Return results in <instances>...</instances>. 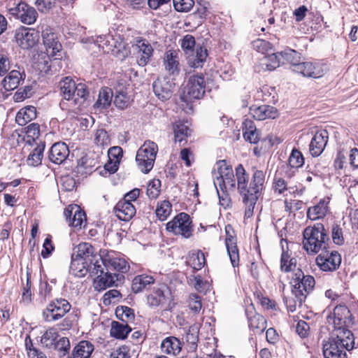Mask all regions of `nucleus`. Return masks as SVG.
Segmentation results:
<instances>
[{
  "mask_svg": "<svg viewBox=\"0 0 358 358\" xmlns=\"http://www.w3.org/2000/svg\"><path fill=\"white\" fill-rule=\"evenodd\" d=\"M95 164L96 162L94 159L85 155L78 159L76 171L82 175L87 174L92 171V169L94 167Z\"/></svg>",
  "mask_w": 358,
  "mask_h": 358,
  "instance_id": "nucleus-49",
  "label": "nucleus"
},
{
  "mask_svg": "<svg viewBox=\"0 0 358 358\" xmlns=\"http://www.w3.org/2000/svg\"><path fill=\"white\" fill-rule=\"evenodd\" d=\"M254 185L256 187L252 188V189L251 191L253 192L252 194H249V195L242 196L243 203L246 206L245 216L247 217L252 216L255 206L261 194V192H258V189H257L258 185Z\"/></svg>",
  "mask_w": 358,
  "mask_h": 358,
  "instance_id": "nucleus-36",
  "label": "nucleus"
},
{
  "mask_svg": "<svg viewBox=\"0 0 358 358\" xmlns=\"http://www.w3.org/2000/svg\"><path fill=\"white\" fill-rule=\"evenodd\" d=\"M331 238L333 243L338 245L344 244V238L343 235V230L340 225L337 223H334L331 226Z\"/></svg>",
  "mask_w": 358,
  "mask_h": 358,
  "instance_id": "nucleus-58",
  "label": "nucleus"
},
{
  "mask_svg": "<svg viewBox=\"0 0 358 358\" xmlns=\"http://www.w3.org/2000/svg\"><path fill=\"white\" fill-rule=\"evenodd\" d=\"M122 298V294L117 289H110L106 292L103 296V303L105 306H108L112 303L118 302Z\"/></svg>",
  "mask_w": 358,
  "mask_h": 358,
  "instance_id": "nucleus-61",
  "label": "nucleus"
},
{
  "mask_svg": "<svg viewBox=\"0 0 358 358\" xmlns=\"http://www.w3.org/2000/svg\"><path fill=\"white\" fill-rule=\"evenodd\" d=\"M64 215L70 227L80 230L83 224L86 222V214L83 210L76 204H71L64 208Z\"/></svg>",
  "mask_w": 358,
  "mask_h": 358,
  "instance_id": "nucleus-16",
  "label": "nucleus"
},
{
  "mask_svg": "<svg viewBox=\"0 0 358 358\" xmlns=\"http://www.w3.org/2000/svg\"><path fill=\"white\" fill-rule=\"evenodd\" d=\"M326 66L320 63L299 62L292 69L294 72L298 73L304 77L318 78L324 74Z\"/></svg>",
  "mask_w": 358,
  "mask_h": 358,
  "instance_id": "nucleus-17",
  "label": "nucleus"
},
{
  "mask_svg": "<svg viewBox=\"0 0 358 358\" xmlns=\"http://www.w3.org/2000/svg\"><path fill=\"white\" fill-rule=\"evenodd\" d=\"M13 15H16L20 21L26 24H34L38 17V13L34 8L24 2L19 3L14 8H11Z\"/></svg>",
  "mask_w": 358,
  "mask_h": 358,
  "instance_id": "nucleus-18",
  "label": "nucleus"
},
{
  "mask_svg": "<svg viewBox=\"0 0 358 358\" xmlns=\"http://www.w3.org/2000/svg\"><path fill=\"white\" fill-rule=\"evenodd\" d=\"M99 257L106 271H118L122 273H125L129 269V265L127 262L118 257H112L109 254L106 255H99Z\"/></svg>",
  "mask_w": 358,
  "mask_h": 358,
  "instance_id": "nucleus-19",
  "label": "nucleus"
},
{
  "mask_svg": "<svg viewBox=\"0 0 358 358\" xmlns=\"http://www.w3.org/2000/svg\"><path fill=\"white\" fill-rule=\"evenodd\" d=\"M190 216L186 213H180L166 224V230L175 235H181L189 238L192 235V224Z\"/></svg>",
  "mask_w": 358,
  "mask_h": 358,
  "instance_id": "nucleus-8",
  "label": "nucleus"
},
{
  "mask_svg": "<svg viewBox=\"0 0 358 358\" xmlns=\"http://www.w3.org/2000/svg\"><path fill=\"white\" fill-rule=\"evenodd\" d=\"M40 31L34 29L21 26L15 30L14 39L24 50L33 48L38 41Z\"/></svg>",
  "mask_w": 358,
  "mask_h": 358,
  "instance_id": "nucleus-9",
  "label": "nucleus"
},
{
  "mask_svg": "<svg viewBox=\"0 0 358 358\" xmlns=\"http://www.w3.org/2000/svg\"><path fill=\"white\" fill-rule=\"evenodd\" d=\"M290 284L292 294L296 297L299 306H301L307 295L313 291L315 280L312 275H305L301 268H297L294 271Z\"/></svg>",
  "mask_w": 358,
  "mask_h": 358,
  "instance_id": "nucleus-4",
  "label": "nucleus"
},
{
  "mask_svg": "<svg viewBox=\"0 0 358 358\" xmlns=\"http://www.w3.org/2000/svg\"><path fill=\"white\" fill-rule=\"evenodd\" d=\"M92 261H83L80 258L75 257V254L71 255L70 272L78 277L85 276L92 269Z\"/></svg>",
  "mask_w": 358,
  "mask_h": 358,
  "instance_id": "nucleus-30",
  "label": "nucleus"
},
{
  "mask_svg": "<svg viewBox=\"0 0 358 358\" xmlns=\"http://www.w3.org/2000/svg\"><path fill=\"white\" fill-rule=\"evenodd\" d=\"M31 271L29 268H27V279L26 284L23 287V292L22 294V301L26 303L27 304L29 303L31 301Z\"/></svg>",
  "mask_w": 358,
  "mask_h": 358,
  "instance_id": "nucleus-55",
  "label": "nucleus"
},
{
  "mask_svg": "<svg viewBox=\"0 0 358 358\" xmlns=\"http://www.w3.org/2000/svg\"><path fill=\"white\" fill-rule=\"evenodd\" d=\"M110 327V336L120 340L126 339L132 331V329L128 324L118 321H113Z\"/></svg>",
  "mask_w": 358,
  "mask_h": 358,
  "instance_id": "nucleus-31",
  "label": "nucleus"
},
{
  "mask_svg": "<svg viewBox=\"0 0 358 358\" xmlns=\"http://www.w3.org/2000/svg\"><path fill=\"white\" fill-rule=\"evenodd\" d=\"M54 250L55 246L53 245L52 242V237L50 235H48L45 238L44 243L43 244V249L41 255L42 256L43 258L46 259L52 255Z\"/></svg>",
  "mask_w": 358,
  "mask_h": 358,
  "instance_id": "nucleus-63",
  "label": "nucleus"
},
{
  "mask_svg": "<svg viewBox=\"0 0 358 358\" xmlns=\"http://www.w3.org/2000/svg\"><path fill=\"white\" fill-rule=\"evenodd\" d=\"M245 315L248 318L249 328L256 334L262 333L266 328L265 318L256 313L253 307L245 309Z\"/></svg>",
  "mask_w": 358,
  "mask_h": 358,
  "instance_id": "nucleus-24",
  "label": "nucleus"
},
{
  "mask_svg": "<svg viewBox=\"0 0 358 358\" xmlns=\"http://www.w3.org/2000/svg\"><path fill=\"white\" fill-rule=\"evenodd\" d=\"M60 93L63 98L71 101L74 98L76 91V83L71 77H65L59 82Z\"/></svg>",
  "mask_w": 358,
  "mask_h": 358,
  "instance_id": "nucleus-32",
  "label": "nucleus"
},
{
  "mask_svg": "<svg viewBox=\"0 0 358 358\" xmlns=\"http://www.w3.org/2000/svg\"><path fill=\"white\" fill-rule=\"evenodd\" d=\"M214 185L216 188L218 185L220 190L227 189V185L234 190L236 183L233 170H230L229 172L225 175L217 177L216 180L214 181Z\"/></svg>",
  "mask_w": 358,
  "mask_h": 358,
  "instance_id": "nucleus-43",
  "label": "nucleus"
},
{
  "mask_svg": "<svg viewBox=\"0 0 358 358\" xmlns=\"http://www.w3.org/2000/svg\"><path fill=\"white\" fill-rule=\"evenodd\" d=\"M135 41V46L138 49L137 64L140 66H145L153 55V48L145 38L141 37L136 38Z\"/></svg>",
  "mask_w": 358,
  "mask_h": 358,
  "instance_id": "nucleus-20",
  "label": "nucleus"
},
{
  "mask_svg": "<svg viewBox=\"0 0 358 358\" xmlns=\"http://www.w3.org/2000/svg\"><path fill=\"white\" fill-rule=\"evenodd\" d=\"M59 334L56 329L50 328L45 331L41 338V343L46 348H51L54 346Z\"/></svg>",
  "mask_w": 358,
  "mask_h": 358,
  "instance_id": "nucleus-50",
  "label": "nucleus"
},
{
  "mask_svg": "<svg viewBox=\"0 0 358 358\" xmlns=\"http://www.w3.org/2000/svg\"><path fill=\"white\" fill-rule=\"evenodd\" d=\"M225 245L233 267L239 265V251L237 246V238L233 227L229 224L225 226Z\"/></svg>",
  "mask_w": 358,
  "mask_h": 358,
  "instance_id": "nucleus-13",
  "label": "nucleus"
},
{
  "mask_svg": "<svg viewBox=\"0 0 358 358\" xmlns=\"http://www.w3.org/2000/svg\"><path fill=\"white\" fill-rule=\"evenodd\" d=\"M289 166L291 168H300L304 164V158L302 153L296 148L292 150L288 159Z\"/></svg>",
  "mask_w": 358,
  "mask_h": 358,
  "instance_id": "nucleus-54",
  "label": "nucleus"
},
{
  "mask_svg": "<svg viewBox=\"0 0 358 358\" xmlns=\"http://www.w3.org/2000/svg\"><path fill=\"white\" fill-rule=\"evenodd\" d=\"M26 73L23 68L11 70L1 81L3 87L6 91H13L22 84L25 80Z\"/></svg>",
  "mask_w": 358,
  "mask_h": 358,
  "instance_id": "nucleus-21",
  "label": "nucleus"
},
{
  "mask_svg": "<svg viewBox=\"0 0 358 358\" xmlns=\"http://www.w3.org/2000/svg\"><path fill=\"white\" fill-rule=\"evenodd\" d=\"M119 161H114L108 159V162L104 165L103 170L100 171V174L105 176L107 173L113 174L118 170Z\"/></svg>",
  "mask_w": 358,
  "mask_h": 358,
  "instance_id": "nucleus-64",
  "label": "nucleus"
},
{
  "mask_svg": "<svg viewBox=\"0 0 358 358\" xmlns=\"http://www.w3.org/2000/svg\"><path fill=\"white\" fill-rule=\"evenodd\" d=\"M282 64V59L279 52L268 54L265 56L261 62L262 68L265 70L273 71Z\"/></svg>",
  "mask_w": 358,
  "mask_h": 358,
  "instance_id": "nucleus-47",
  "label": "nucleus"
},
{
  "mask_svg": "<svg viewBox=\"0 0 358 358\" xmlns=\"http://www.w3.org/2000/svg\"><path fill=\"white\" fill-rule=\"evenodd\" d=\"M174 139L176 142L181 143L186 142L187 137L189 135L190 129L182 122L178 121L173 124Z\"/></svg>",
  "mask_w": 358,
  "mask_h": 358,
  "instance_id": "nucleus-48",
  "label": "nucleus"
},
{
  "mask_svg": "<svg viewBox=\"0 0 358 358\" xmlns=\"http://www.w3.org/2000/svg\"><path fill=\"white\" fill-rule=\"evenodd\" d=\"M329 138V134L327 130L317 131L309 145L310 155L315 157L320 156L324 151Z\"/></svg>",
  "mask_w": 358,
  "mask_h": 358,
  "instance_id": "nucleus-23",
  "label": "nucleus"
},
{
  "mask_svg": "<svg viewBox=\"0 0 358 358\" xmlns=\"http://www.w3.org/2000/svg\"><path fill=\"white\" fill-rule=\"evenodd\" d=\"M171 294L170 289L166 285L153 287L152 292L147 295V304L150 308L162 306L166 301L167 294Z\"/></svg>",
  "mask_w": 358,
  "mask_h": 358,
  "instance_id": "nucleus-22",
  "label": "nucleus"
},
{
  "mask_svg": "<svg viewBox=\"0 0 358 358\" xmlns=\"http://www.w3.org/2000/svg\"><path fill=\"white\" fill-rule=\"evenodd\" d=\"M331 245L329 234L322 223L308 226L303 231V247L308 254H317Z\"/></svg>",
  "mask_w": 358,
  "mask_h": 358,
  "instance_id": "nucleus-1",
  "label": "nucleus"
},
{
  "mask_svg": "<svg viewBox=\"0 0 358 358\" xmlns=\"http://www.w3.org/2000/svg\"><path fill=\"white\" fill-rule=\"evenodd\" d=\"M41 36L47 54L51 57L62 58V45L52 29L47 27L45 29H43Z\"/></svg>",
  "mask_w": 358,
  "mask_h": 358,
  "instance_id": "nucleus-14",
  "label": "nucleus"
},
{
  "mask_svg": "<svg viewBox=\"0 0 358 358\" xmlns=\"http://www.w3.org/2000/svg\"><path fill=\"white\" fill-rule=\"evenodd\" d=\"M327 320L329 323L332 321L334 328L351 327L354 324V317L345 305L336 306L333 314H329Z\"/></svg>",
  "mask_w": 358,
  "mask_h": 358,
  "instance_id": "nucleus-12",
  "label": "nucleus"
},
{
  "mask_svg": "<svg viewBox=\"0 0 358 358\" xmlns=\"http://www.w3.org/2000/svg\"><path fill=\"white\" fill-rule=\"evenodd\" d=\"M75 96L71 101L75 106H83L90 96V92L86 84L83 83H76V91Z\"/></svg>",
  "mask_w": 358,
  "mask_h": 358,
  "instance_id": "nucleus-44",
  "label": "nucleus"
},
{
  "mask_svg": "<svg viewBox=\"0 0 358 358\" xmlns=\"http://www.w3.org/2000/svg\"><path fill=\"white\" fill-rule=\"evenodd\" d=\"M113 103L117 108L124 110L130 105V96L126 92L116 91Z\"/></svg>",
  "mask_w": 358,
  "mask_h": 358,
  "instance_id": "nucleus-51",
  "label": "nucleus"
},
{
  "mask_svg": "<svg viewBox=\"0 0 358 358\" xmlns=\"http://www.w3.org/2000/svg\"><path fill=\"white\" fill-rule=\"evenodd\" d=\"M316 262L322 271H334L340 266L341 256L336 250H330L329 248L324 249L317 257Z\"/></svg>",
  "mask_w": 358,
  "mask_h": 358,
  "instance_id": "nucleus-11",
  "label": "nucleus"
},
{
  "mask_svg": "<svg viewBox=\"0 0 358 358\" xmlns=\"http://www.w3.org/2000/svg\"><path fill=\"white\" fill-rule=\"evenodd\" d=\"M193 0H173L174 8L178 12H187L194 6Z\"/></svg>",
  "mask_w": 358,
  "mask_h": 358,
  "instance_id": "nucleus-62",
  "label": "nucleus"
},
{
  "mask_svg": "<svg viewBox=\"0 0 358 358\" xmlns=\"http://www.w3.org/2000/svg\"><path fill=\"white\" fill-rule=\"evenodd\" d=\"M115 315L117 320L127 324L133 322L135 320V313L134 309L126 306H117L115 308Z\"/></svg>",
  "mask_w": 358,
  "mask_h": 358,
  "instance_id": "nucleus-45",
  "label": "nucleus"
},
{
  "mask_svg": "<svg viewBox=\"0 0 358 358\" xmlns=\"http://www.w3.org/2000/svg\"><path fill=\"white\" fill-rule=\"evenodd\" d=\"M166 70L171 75H178L180 73L178 52L176 50H169L164 57Z\"/></svg>",
  "mask_w": 358,
  "mask_h": 358,
  "instance_id": "nucleus-39",
  "label": "nucleus"
},
{
  "mask_svg": "<svg viewBox=\"0 0 358 358\" xmlns=\"http://www.w3.org/2000/svg\"><path fill=\"white\" fill-rule=\"evenodd\" d=\"M161 181L159 179H154L149 182L147 187V195L150 199L157 198L159 194Z\"/></svg>",
  "mask_w": 358,
  "mask_h": 358,
  "instance_id": "nucleus-60",
  "label": "nucleus"
},
{
  "mask_svg": "<svg viewBox=\"0 0 358 358\" xmlns=\"http://www.w3.org/2000/svg\"><path fill=\"white\" fill-rule=\"evenodd\" d=\"M181 348L180 340L174 336L166 338L161 343L162 351L168 355H176L179 354Z\"/></svg>",
  "mask_w": 358,
  "mask_h": 358,
  "instance_id": "nucleus-38",
  "label": "nucleus"
},
{
  "mask_svg": "<svg viewBox=\"0 0 358 358\" xmlns=\"http://www.w3.org/2000/svg\"><path fill=\"white\" fill-rule=\"evenodd\" d=\"M345 347L337 344L335 341L328 340L322 344V352L324 358H346Z\"/></svg>",
  "mask_w": 358,
  "mask_h": 358,
  "instance_id": "nucleus-27",
  "label": "nucleus"
},
{
  "mask_svg": "<svg viewBox=\"0 0 358 358\" xmlns=\"http://www.w3.org/2000/svg\"><path fill=\"white\" fill-rule=\"evenodd\" d=\"M70 303L62 298L51 300L43 310L42 316L47 322H55L62 318L70 310Z\"/></svg>",
  "mask_w": 358,
  "mask_h": 358,
  "instance_id": "nucleus-7",
  "label": "nucleus"
},
{
  "mask_svg": "<svg viewBox=\"0 0 358 358\" xmlns=\"http://www.w3.org/2000/svg\"><path fill=\"white\" fill-rule=\"evenodd\" d=\"M94 248L89 243H81L77 246V254L75 257L80 258L83 261L88 262L92 259L98 257Z\"/></svg>",
  "mask_w": 358,
  "mask_h": 358,
  "instance_id": "nucleus-40",
  "label": "nucleus"
},
{
  "mask_svg": "<svg viewBox=\"0 0 358 358\" xmlns=\"http://www.w3.org/2000/svg\"><path fill=\"white\" fill-rule=\"evenodd\" d=\"M236 176L237 178V189L241 196L252 194L253 192L251 190L252 187H255L254 185H258L257 188L258 192H261L264 187L265 174L262 170H255L254 171L249 187V175L241 164H239L236 168Z\"/></svg>",
  "mask_w": 358,
  "mask_h": 358,
  "instance_id": "nucleus-3",
  "label": "nucleus"
},
{
  "mask_svg": "<svg viewBox=\"0 0 358 358\" xmlns=\"http://www.w3.org/2000/svg\"><path fill=\"white\" fill-rule=\"evenodd\" d=\"M34 94L33 87L30 85L19 88L14 94L13 99L15 102H20L29 98Z\"/></svg>",
  "mask_w": 358,
  "mask_h": 358,
  "instance_id": "nucleus-57",
  "label": "nucleus"
},
{
  "mask_svg": "<svg viewBox=\"0 0 358 358\" xmlns=\"http://www.w3.org/2000/svg\"><path fill=\"white\" fill-rule=\"evenodd\" d=\"M206 264V259L202 251L199 250L196 254L193 253L189 257V265L194 270H201Z\"/></svg>",
  "mask_w": 358,
  "mask_h": 358,
  "instance_id": "nucleus-53",
  "label": "nucleus"
},
{
  "mask_svg": "<svg viewBox=\"0 0 358 358\" xmlns=\"http://www.w3.org/2000/svg\"><path fill=\"white\" fill-rule=\"evenodd\" d=\"M94 288L99 291L104 290L108 287L115 286L117 287V283H115L113 273L106 271L102 275H99L94 280Z\"/></svg>",
  "mask_w": 358,
  "mask_h": 358,
  "instance_id": "nucleus-35",
  "label": "nucleus"
},
{
  "mask_svg": "<svg viewBox=\"0 0 358 358\" xmlns=\"http://www.w3.org/2000/svg\"><path fill=\"white\" fill-rule=\"evenodd\" d=\"M180 46L186 56L187 63L192 68L202 67L208 55L207 49L196 43L192 35L187 34L180 40Z\"/></svg>",
  "mask_w": 358,
  "mask_h": 358,
  "instance_id": "nucleus-2",
  "label": "nucleus"
},
{
  "mask_svg": "<svg viewBox=\"0 0 358 358\" xmlns=\"http://www.w3.org/2000/svg\"><path fill=\"white\" fill-rule=\"evenodd\" d=\"M94 350V347L91 342L81 341L73 348L72 358H90Z\"/></svg>",
  "mask_w": 358,
  "mask_h": 358,
  "instance_id": "nucleus-37",
  "label": "nucleus"
},
{
  "mask_svg": "<svg viewBox=\"0 0 358 358\" xmlns=\"http://www.w3.org/2000/svg\"><path fill=\"white\" fill-rule=\"evenodd\" d=\"M172 210V205L169 201H163L160 206L156 209V215L161 220H165L170 215Z\"/></svg>",
  "mask_w": 358,
  "mask_h": 358,
  "instance_id": "nucleus-56",
  "label": "nucleus"
},
{
  "mask_svg": "<svg viewBox=\"0 0 358 358\" xmlns=\"http://www.w3.org/2000/svg\"><path fill=\"white\" fill-rule=\"evenodd\" d=\"M296 266V259L295 258H289L287 252L284 251L280 258V269L281 271L288 273Z\"/></svg>",
  "mask_w": 358,
  "mask_h": 358,
  "instance_id": "nucleus-52",
  "label": "nucleus"
},
{
  "mask_svg": "<svg viewBox=\"0 0 358 358\" xmlns=\"http://www.w3.org/2000/svg\"><path fill=\"white\" fill-rule=\"evenodd\" d=\"M158 151L157 145L149 141L145 143L137 151L136 161L138 168L144 173H148L153 168Z\"/></svg>",
  "mask_w": 358,
  "mask_h": 358,
  "instance_id": "nucleus-6",
  "label": "nucleus"
},
{
  "mask_svg": "<svg viewBox=\"0 0 358 358\" xmlns=\"http://www.w3.org/2000/svg\"><path fill=\"white\" fill-rule=\"evenodd\" d=\"M37 117L36 109L33 106H27L21 108L15 117L16 122L20 126H24Z\"/></svg>",
  "mask_w": 358,
  "mask_h": 358,
  "instance_id": "nucleus-33",
  "label": "nucleus"
},
{
  "mask_svg": "<svg viewBox=\"0 0 358 358\" xmlns=\"http://www.w3.org/2000/svg\"><path fill=\"white\" fill-rule=\"evenodd\" d=\"M69 155V150L65 143L58 142L55 143L49 152L50 160L56 164H60L64 162Z\"/></svg>",
  "mask_w": 358,
  "mask_h": 358,
  "instance_id": "nucleus-28",
  "label": "nucleus"
},
{
  "mask_svg": "<svg viewBox=\"0 0 358 358\" xmlns=\"http://www.w3.org/2000/svg\"><path fill=\"white\" fill-rule=\"evenodd\" d=\"M117 217L124 222H129L136 214L134 206L126 200H120L114 207Z\"/></svg>",
  "mask_w": 358,
  "mask_h": 358,
  "instance_id": "nucleus-25",
  "label": "nucleus"
},
{
  "mask_svg": "<svg viewBox=\"0 0 358 358\" xmlns=\"http://www.w3.org/2000/svg\"><path fill=\"white\" fill-rule=\"evenodd\" d=\"M279 54L282 59V64L289 63L291 64L292 69H294V66L301 61V53L291 48H285L284 50L280 51Z\"/></svg>",
  "mask_w": 358,
  "mask_h": 358,
  "instance_id": "nucleus-42",
  "label": "nucleus"
},
{
  "mask_svg": "<svg viewBox=\"0 0 358 358\" xmlns=\"http://www.w3.org/2000/svg\"><path fill=\"white\" fill-rule=\"evenodd\" d=\"M330 199L329 197L320 199L319 203L308 208L307 217L312 220L323 218L329 211V203Z\"/></svg>",
  "mask_w": 358,
  "mask_h": 358,
  "instance_id": "nucleus-29",
  "label": "nucleus"
},
{
  "mask_svg": "<svg viewBox=\"0 0 358 358\" xmlns=\"http://www.w3.org/2000/svg\"><path fill=\"white\" fill-rule=\"evenodd\" d=\"M113 93L110 88L104 87L101 89L99 97L94 107L101 109H107L111 105Z\"/></svg>",
  "mask_w": 358,
  "mask_h": 358,
  "instance_id": "nucleus-41",
  "label": "nucleus"
},
{
  "mask_svg": "<svg viewBox=\"0 0 358 358\" xmlns=\"http://www.w3.org/2000/svg\"><path fill=\"white\" fill-rule=\"evenodd\" d=\"M154 283L155 279L152 276L145 274L138 275L132 280L131 289L134 293L137 294L147 289L148 287Z\"/></svg>",
  "mask_w": 358,
  "mask_h": 358,
  "instance_id": "nucleus-34",
  "label": "nucleus"
},
{
  "mask_svg": "<svg viewBox=\"0 0 358 358\" xmlns=\"http://www.w3.org/2000/svg\"><path fill=\"white\" fill-rule=\"evenodd\" d=\"M155 95L162 101L170 99L176 87L173 78L169 76L158 77L152 85Z\"/></svg>",
  "mask_w": 358,
  "mask_h": 358,
  "instance_id": "nucleus-10",
  "label": "nucleus"
},
{
  "mask_svg": "<svg viewBox=\"0 0 358 358\" xmlns=\"http://www.w3.org/2000/svg\"><path fill=\"white\" fill-rule=\"evenodd\" d=\"M64 215L70 227L80 230L83 224L86 222V214L83 210L76 204H71L64 208Z\"/></svg>",
  "mask_w": 358,
  "mask_h": 358,
  "instance_id": "nucleus-15",
  "label": "nucleus"
},
{
  "mask_svg": "<svg viewBox=\"0 0 358 358\" xmlns=\"http://www.w3.org/2000/svg\"><path fill=\"white\" fill-rule=\"evenodd\" d=\"M45 148V143L41 141L37 147L29 155L27 164L30 166H37L41 164L43 157V152Z\"/></svg>",
  "mask_w": 358,
  "mask_h": 358,
  "instance_id": "nucleus-46",
  "label": "nucleus"
},
{
  "mask_svg": "<svg viewBox=\"0 0 358 358\" xmlns=\"http://www.w3.org/2000/svg\"><path fill=\"white\" fill-rule=\"evenodd\" d=\"M94 141L98 145L108 146L110 144L111 140L106 130L99 129L96 132Z\"/></svg>",
  "mask_w": 358,
  "mask_h": 358,
  "instance_id": "nucleus-59",
  "label": "nucleus"
},
{
  "mask_svg": "<svg viewBox=\"0 0 358 358\" xmlns=\"http://www.w3.org/2000/svg\"><path fill=\"white\" fill-rule=\"evenodd\" d=\"M250 114L257 120H264L267 118L275 119L278 115L276 108L269 105H262L258 107L251 106Z\"/></svg>",
  "mask_w": 358,
  "mask_h": 358,
  "instance_id": "nucleus-26",
  "label": "nucleus"
},
{
  "mask_svg": "<svg viewBox=\"0 0 358 358\" xmlns=\"http://www.w3.org/2000/svg\"><path fill=\"white\" fill-rule=\"evenodd\" d=\"M206 80L205 76L201 73H197L189 76L186 86L182 90L180 99L182 102L189 106L192 108V102L195 99H201L205 94Z\"/></svg>",
  "mask_w": 358,
  "mask_h": 358,
  "instance_id": "nucleus-5",
  "label": "nucleus"
}]
</instances>
